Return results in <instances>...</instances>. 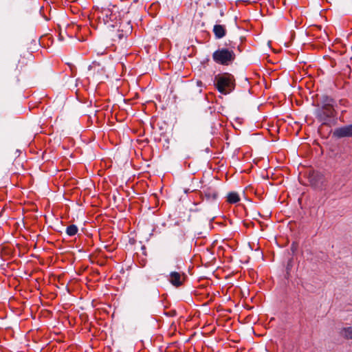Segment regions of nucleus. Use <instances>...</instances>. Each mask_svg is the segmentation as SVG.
I'll return each mask as SVG.
<instances>
[{
	"mask_svg": "<svg viewBox=\"0 0 352 352\" xmlns=\"http://www.w3.org/2000/svg\"><path fill=\"white\" fill-rule=\"evenodd\" d=\"M78 232V228L75 225H71L66 229V232L69 236H73Z\"/></svg>",
	"mask_w": 352,
	"mask_h": 352,
	"instance_id": "obj_9",
	"label": "nucleus"
},
{
	"mask_svg": "<svg viewBox=\"0 0 352 352\" xmlns=\"http://www.w3.org/2000/svg\"><path fill=\"white\" fill-rule=\"evenodd\" d=\"M215 62L222 64L228 65L234 58L235 54L232 50L228 49H221L215 51L212 55Z\"/></svg>",
	"mask_w": 352,
	"mask_h": 352,
	"instance_id": "obj_2",
	"label": "nucleus"
},
{
	"mask_svg": "<svg viewBox=\"0 0 352 352\" xmlns=\"http://www.w3.org/2000/svg\"><path fill=\"white\" fill-rule=\"evenodd\" d=\"M340 335L346 338L352 339V327H345L340 331Z\"/></svg>",
	"mask_w": 352,
	"mask_h": 352,
	"instance_id": "obj_8",
	"label": "nucleus"
},
{
	"mask_svg": "<svg viewBox=\"0 0 352 352\" xmlns=\"http://www.w3.org/2000/svg\"><path fill=\"white\" fill-rule=\"evenodd\" d=\"M324 109H325V113L328 116H333V111L331 110V108L329 106H326L324 107Z\"/></svg>",
	"mask_w": 352,
	"mask_h": 352,
	"instance_id": "obj_10",
	"label": "nucleus"
},
{
	"mask_svg": "<svg viewBox=\"0 0 352 352\" xmlns=\"http://www.w3.org/2000/svg\"><path fill=\"white\" fill-rule=\"evenodd\" d=\"M203 194L208 201L215 200L217 198V190L214 186H204Z\"/></svg>",
	"mask_w": 352,
	"mask_h": 352,
	"instance_id": "obj_4",
	"label": "nucleus"
},
{
	"mask_svg": "<svg viewBox=\"0 0 352 352\" xmlns=\"http://www.w3.org/2000/svg\"><path fill=\"white\" fill-rule=\"evenodd\" d=\"M214 83L218 91L225 95L230 93L234 87L232 76L228 74L216 76Z\"/></svg>",
	"mask_w": 352,
	"mask_h": 352,
	"instance_id": "obj_1",
	"label": "nucleus"
},
{
	"mask_svg": "<svg viewBox=\"0 0 352 352\" xmlns=\"http://www.w3.org/2000/svg\"><path fill=\"white\" fill-rule=\"evenodd\" d=\"M333 135L338 138H352V124L336 129Z\"/></svg>",
	"mask_w": 352,
	"mask_h": 352,
	"instance_id": "obj_3",
	"label": "nucleus"
},
{
	"mask_svg": "<svg viewBox=\"0 0 352 352\" xmlns=\"http://www.w3.org/2000/svg\"><path fill=\"white\" fill-rule=\"evenodd\" d=\"M213 32L217 38H221L226 35V28L221 25H215L213 28Z\"/></svg>",
	"mask_w": 352,
	"mask_h": 352,
	"instance_id": "obj_6",
	"label": "nucleus"
},
{
	"mask_svg": "<svg viewBox=\"0 0 352 352\" xmlns=\"http://www.w3.org/2000/svg\"><path fill=\"white\" fill-rule=\"evenodd\" d=\"M170 282L174 286H180L182 284V280L180 274L176 272H171L170 274Z\"/></svg>",
	"mask_w": 352,
	"mask_h": 352,
	"instance_id": "obj_5",
	"label": "nucleus"
},
{
	"mask_svg": "<svg viewBox=\"0 0 352 352\" xmlns=\"http://www.w3.org/2000/svg\"><path fill=\"white\" fill-rule=\"evenodd\" d=\"M227 201L230 204H236L240 201V198L236 192H231L228 194Z\"/></svg>",
	"mask_w": 352,
	"mask_h": 352,
	"instance_id": "obj_7",
	"label": "nucleus"
}]
</instances>
